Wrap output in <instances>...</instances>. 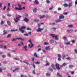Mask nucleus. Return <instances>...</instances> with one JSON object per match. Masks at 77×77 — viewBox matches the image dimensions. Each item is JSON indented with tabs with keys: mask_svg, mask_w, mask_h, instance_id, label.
Listing matches in <instances>:
<instances>
[{
	"mask_svg": "<svg viewBox=\"0 0 77 77\" xmlns=\"http://www.w3.org/2000/svg\"><path fill=\"white\" fill-rule=\"evenodd\" d=\"M49 35L52 37V38H55L56 40H58V38H57V36L55 35V34H51Z\"/></svg>",
	"mask_w": 77,
	"mask_h": 77,
	"instance_id": "3",
	"label": "nucleus"
},
{
	"mask_svg": "<svg viewBox=\"0 0 77 77\" xmlns=\"http://www.w3.org/2000/svg\"><path fill=\"white\" fill-rule=\"evenodd\" d=\"M7 24L8 26H11V22H9V21H7Z\"/></svg>",
	"mask_w": 77,
	"mask_h": 77,
	"instance_id": "11",
	"label": "nucleus"
},
{
	"mask_svg": "<svg viewBox=\"0 0 77 77\" xmlns=\"http://www.w3.org/2000/svg\"><path fill=\"white\" fill-rule=\"evenodd\" d=\"M54 40H51L50 41V43H51V44L54 43Z\"/></svg>",
	"mask_w": 77,
	"mask_h": 77,
	"instance_id": "10",
	"label": "nucleus"
},
{
	"mask_svg": "<svg viewBox=\"0 0 77 77\" xmlns=\"http://www.w3.org/2000/svg\"><path fill=\"white\" fill-rule=\"evenodd\" d=\"M20 69V68H16L15 69V70L16 71H18V70H19Z\"/></svg>",
	"mask_w": 77,
	"mask_h": 77,
	"instance_id": "42",
	"label": "nucleus"
},
{
	"mask_svg": "<svg viewBox=\"0 0 77 77\" xmlns=\"http://www.w3.org/2000/svg\"><path fill=\"white\" fill-rule=\"evenodd\" d=\"M16 20H18V21H19V20H20V19H19V18H18V17H16Z\"/></svg>",
	"mask_w": 77,
	"mask_h": 77,
	"instance_id": "63",
	"label": "nucleus"
},
{
	"mask_svg": "<svg viewBox=\"0 0 77 77\" xmlns=\"http://www.w3.org/2000/svg\"><path fill=\"white\" fill-rule=\"evenodd\" d=\"M38 26L39 28H38V29H36V31L37 32H41V31H42L43 30H44V29H41L39 27L41 26V25L39 23H38Z\"/></svg>",
	"mask_w": 77,
	"mask_h": 77,
	"instance_id": "2",
	"label": "nucleus"
},
{
	"mask_svg": "<svg viewBox=\"0 0 77 77\" xmlns=\"http://www.w3.org/2000/svg\"><path fill=\"white\" fill-rule=\"evenodd\" d=\"M16 39H20V40H21V38H16Z\"/></svg>",
	"mask_w": 77,
	"mask_h": 77,
	"instance_id": "50",
	"label": "nucleus"
},
{
	"mask_svg": "<svg viewBox=\"0 0 77 77\" xmlns=\"http://www.w3.org/2000/svg\"><path fill=\"white\" fill-rule=\"evenodd\" d=\"M65 18V17L63 15H60L59 17V19H63Z\"/></svg>",
	"mask_w": 77,
	"mask_h": 77,
	"instance_id": "6",
	"label": "nucleus"
},
{
	"mask_svg": "<svg viewBox=\"0 0 77 77\" xmlns=\"http://www.w3.org/2000/svg\"><path fill=\"white\" fill-rule=\"evenodd\" d=\"M34 3L36 5H38V4H39V2L37 0H35L34 2Z\"/></svg>",
	"mask_w": 77,
	"mask_h": 77,
	"instance_id": "9",
	"label": "nucleus"
},
{
	"mask_svg": "<svg viewBox=\"0 0 77 77\" xmlns=\"http://www.w3.org/2000/svg\"><path fill=\"white\" fill-rule=\"evenodd\" d=\"M19 30L20 31H21V33H24V31L23 30H21L20 28H19Z\"/></svg>",
	"mask_w": 77,
	"mask_h": 77,
	"instance_id": "15",
	"label": "nucleus"
},
{
	"mask_svg": "<svg viewBox=\"0 0 77 77\" xmlns=\"http://www.w3.org/2000/svg\"><path fill=\"white\" fill-rule=\"evenodd\" d=\"M34 21L35 22H37V23H38V22H39V20L38 19H34Z\"/></svg>",
	"mask_w": 77,
	"mask_h": 77,
	"instance_id": "17",
	"label": "nucleus"
},
{
	"mask_svg": "<svg viewBox=\"0 0 77 77\" xmlns=\"http://www.w3.org/2000/svg\"><path fill=\"white\" fill-rule=\"evenodd\" d=\"M14 20L15 23H17V22H18V21H17V20H16L15 19H14Z\"/></svg>",
	"mask_w": 77,
	"mask_h": 77,
	"instance_id": "54",
	"label": "nucleus"
},
{
	"mask_svg": "<svg viewBox=\"0 0 77 77\" xmlns=\"http://www.w3.org/2000/svg\"><path fill=\"white\" fill-rule=\"evenodd\" d=\"M27 30H31V29L30 28H28L26 29Z\"/></svg>",
	"mask_w": 77,
	"mask_h": 77,
	"instance_id": "38",
	"label": "nucleus"
},
{
	"mask_svg": "<svg viewBox=\"0 0 77 77\" xmlns=\"http://www.w3.org/2000/svg\"><path fill=\"white\" fill-rule=\"evenodd\" d=\"M45 15H44L43 16H41L40 17V19H41L42 18H44V17H45Z\"/></svg>",
	"mask_w": 77,
	"mask_h": 77,
	"instance_id": "16",
	"label": "nucleus"
},
{
	"mask_svg": "<svg viewBox=\"0 0 77 77\" xmlns=\"http://www.w3.org/2000/svg\"><path fill=\"white\" fill-rule=\"evenodd\" d=\"M33 44H32V45L30 47V48H32V47H33Z\"/></svg>",
	"mask_w": 77,
	"mask_h": 77,
	"instance_id": "61",
	"label": "nucleus"
},
{
	"mask_svg": "<svg viewBox=\"0 0 77 77\" xmlns=\"http://www.w3.org/2000/svg\"><path fill=\"white\" fill-rule=\"evenodd\" d=\"M54 65L53 64H52L51 65V67H52V68H53V67H54Z\"/></svg>",
	"mask_w": 77,
	"mask_h": 77,
	"instance_id": "44",
	"label": "nucleus"
},
{
	"mask_svg": "<svg viewBox=\"0 0 77 77\" xmlns=\"http://www.w3.org/2000/svg\"><path fill=\"white\" fill-rule=\"evenodd\" d=\"M66 59H67V60H69V59H70L71 58L69 57H68L66 58Z\"/></svg>",
	"mask_w": 77,
	"mask_h": 77,
	"instance_id": "52",
	"label": "nucleus"
},
{
	"mask_svg": "<svg viewBox=\"0 0 77 77\" xmlns=\"http://www.w3.org/2000/svg\"><path fill=\"white\" fill-rule=\"evenodd\" d=\"M12 36V34H8L7 35V38H11V36Z\"/></svg>",
	"mask_w": 77,
	"mask_h": 77,
	"instance_id": "7",
	"label": "nucleus"
},
{
	"mask_svg": "<svg viewBox=\"0 0 77 77\" xmlns=\"http://www.w3.org/2000/svg\"><path fill=\"white\" fill-rule=\"evenodd\" d=\"M77 0H76L75 1V5H77Z\"/></svg>",
	"mask_w": 77,
	"mask_h": 77,
	"instance_id": "47",
	"label": "nucleus"
},
{
	"mask_svg": "<svg viewBox=\"0 0 77 77\" xmlns=\"http://www.w3.org/2000/svg\"><path fill=\"white\" fill-rule=\"evenodd\" d=\"M72 43H75V41H74V40H72Z\"/></svg>",
	"mask_w": 77,
	"mask_h": 77,
	"instance_id": "60",
	"label": "nucleus"
},
{
	"mask_svg": "<svg viewBox=\"0 0 77 77\" xmlns=\"http://www.w3.org/2000/svg\"><path fill=\"white\" fill-rule=\"evenodd\" d=\"M44 45H48V43H47L46 42H45L44 43Z\"/></svg>",
	"mask_w": 77,
	"mask_h": 77,
	"instance_id": "30",
	"label": "nucleus"
},
{
	"mask_svg": "<svg viewBox=\"0 0 77 77\" xmlns=\"http://www.w3.org/2000/svg\"><path fill=\"white\" fill-rule=\"evenodd\" d=\"M14 20L15 23H17V22H18V21H17V20H16L15 19H14Z\"/></svg>",
	"mask_w": 77,
	"mask_h": 77,
	"instance_id": "53",
	"label": "nucleus"
},
{
	"mask_svg": "<svg viewBox=\"0 0 77 77\" xmlns=\"http://www.w3.org/2000/svg\"><path fill=\"white\" fill-rule=\"evenodd\" d=\"M66 45H69L70 44V43L69 42H66L65 43Z\"/></svg>",
	"mask_w": 77,
	"mask_h": 77,
	"instance_id": "31",
	"label": "nucleus"
},
{
	"mask_svg": "<svg viewBox=\"0 0 77 77\" xmlns=\"http://www.w3.org/2000/svg\"><path fill=\"white\" fill-rule=\"evenodd\" d=\"M62 21V20H56L55 22L56 23H60V22H61Z\"/></svg>",
	"mask_w": 77,
	"mask_h": 77,
	"instance_id": "8",
	"label": "nucleus"
},
{
	"mask_svg": "<svg viewBox=\"0 0 77 77\" xmlns=\"http://www.w3.org/2000/svg\"><path fill=\"white\" fill-rule=\"evenodd\" d=\"M63 39L64 41H67V38L65 37H64Z\"/></svg>",
	"mask_w": 77,
	"mask_h": 77,
	"instance_id": "22",
	"label": "nucleus"
},
{
	"mask_svg": "<svg viewBox=\"0 0 77 77\" xmlns=\"http://www.w3.org/2000/svg\"><path fill=\"white\" fill-rule=\"evenodd\" d=\"M63 6H64V7H68V4H64Z\"/></svg>",
	"mask_w": 77,
	"mask_h": 77,
	"instance_id": "23",
	"label": "nucleus"
},
{
	"mask_svg": "<svg viewBox=\"0 0 77 77\" xmlns=\"http://www.w3.org/2000/svg\"><path fill=\"white\" fill-rule=\"evenodd\" d=\"M72 6V3H69L68 6L69 7H70V6Z\"/></svg>",
	"mask_w": 77,
	"mask_h": 77,
	"instance_id": "20",
	"label": "nucleus"
},
{
	"mask_svg": "<svg viewBox=\"0 0 77 77\" xmlns=\"http://www.w3.org/2000/svg\"><path fill=\"white\" fill-rule=\"evenodd\" d=\"M53 7H52L49 8V10H52V9H53Z\"/></svg>",
	"mask_w": 77,
	"mask_h": 77,
	"instance_id": "49",
	"label": "nucleus"
},
{
	"mask_svg": "<svg viewBox=\"0 0 77 77\" xmlns=\"http://www.w3.org/2000/svg\"><path fill=\"white\" fill-rule=\"evenodd\" d=\"M56 68L57 69H58V70L60 69V68L59 67V64H57V63H56Z\"/></svg>",
	"mask_w": 77,
	"mask_h": 77,
	"instance_id": "5",
	"label": "nucleus"
},
{
	"mask_svg": "<svg viewBox=\"0 0 77 77\" xmlns=\"http://www.w3.org/2000/svg\"><path fill=\"white\" fill-rule=\"evenodd\" d=\"M2 57L3 58H5V57H6V55H2Z\"/></svg>",
	"mask_w": 77,
	"mask_h": 77,
	"instance_id": "41",
	"label": "nucleus"
},
{
	"mask_svg": "<svg viewBox=\"0 0 77 77\" xmlns=\"http://www.w3.org/2000/svg\"><path fill=\"white\" fill-rule=\"evenodd\" d=\"M10 10V8H9V7H8L7 10V11H8Z\"/></svg>",
	"mask_w": 77,
	"mask_h": 77,
	"instance_id": "57",
	"label": "nucleus"
},
{
	"mask_svg": "<svg viewBox=\"0 0 77 77\" xmlns=\"http://www.w3.org/2000/svg\"><path fill=\"white\" fill-rule=\"evenodd\" d=\"M58 11H60L62 10V8H58Z\"/></svg>",
	"mask_w": 77,
	"mask_h": 77,
	"instance_id": "39",
	"label": "nucleus"
},
{
	"mask_svg": "<svg viewBox=\"0 0 77 77\" xmlns=\"http://www.w3.org/2000/svg\"><path fill=\"white\" fill-rule=\"evenodd\" d=\"M57 75L58 77H62V75L60 74V73L57 72Z\"/></svg>",
	"mask_w": 77,
	"mask_h": 77,
	"instance_id": "12",
	"label": "nucleus"
},
{
	"mask_svg": "<svg viewBox=\"0 0 77 77\" xmlns=\"http://www.w3.org/2000/svg\"><path fill=\"white\" fill-rule=\"evenodd\" d=\"M33 12H34V13H36V12H37V9L36 8H34L33 10Z\"/></svg>",
	"mask_w": 77,
	"mask_h": 77,
	"instance_id": "14",
	"label": "nucleus"
},
{
	"mask_svg": "<svg viewBox=\"0 0 77 77\" xmlns=\"http://www.w3.org/2000/svg\"><path fill=\"white\" fill-rule=\"evenodd\" d=\"M66 63H63L62 65L60 66V67H62V66H66Z\"/></svg>",
	"mask_w": 77,
	"mask_h": 77,
	"instance_id": "19",
	"label": "nucleus"
},
{
	"mask_svg": "<svg viewBox=\"0 0 77 77\" xmlns=\"http://www.w3.org/2000/svg\"><path fill=\"white\" fill-rule=\"evenodd\" d=\"M45 49L46 50V51H47V50H48V47H46L45 48Z\"/></svg>",
	"mask_w": 77,
	"mask_h": 77,
	"instance_id": "35",
	"label": "nucleus"
},
{
	"mask_svg": "<svg viewBox=\"0 0 77 77\" xmlns=\"http://www.w3.org/2000/svg\"><path fill=\"white\" fill-rule=\"evenodd\" d=\"M23 35L24 36H29V34H23Z\"/></svg>",
	"mask_w": 77,
	"mask_h": 77,
	"instance_id": "34",
	"label": "nucleus"
},
{
	"mask_svg": "<svg viewBox=\"0 0 77 77\" xmlns=\"http://www.w3.org/2000/svg\"><path fill=\"white\" fill-rule=\"evenodd\" d=\"M74 51H75V53H76V54H77V50L75 49Z\"/></svg>",
	"mask_w": 77,
	"mask_h": 77,
	"instance_id": "40",
	"label": "nucleus"
},
{
	"mask_svg": "<svg viewBox=\"0 0 77 77\" xmlns=\"http://www.w3.org/2000/svg\"><path fill=\"white\" fill-rule=\"evenodd\" d=\"M6 6H4V7L3 10L4 11H5V10L6 9Z\"/></svg>",
	"mask_w": 77,
	"mask_h": 77,
	"instance_id": "51",
	"label": "nucleus"
},
{
	"mask_svg": "<svg viewBox=\"0 0 77 77\" xmlns=\"http://www.w3.org/2000/svg\"><path fill=\"white\" fill-rule=\"evenodd\" d=\"M27 46H25L23 47V48H25V51H27Z\"/></svg>",
	"mask_w": 77,
	"mask_h": 77,
	"instance_id": "13",
	"label": "nucleus"
},
{
	"mask_svg": "<svg viewBox=\"0 0 77 77\" xmlns=\"http://www.w3.org/2000/svg\"><path fill=\"white\" fill-rule=\"evenodd\" d=\"M8 76H9V77H11V74H10V73H8Z\"/></svg>",
	"mask_w": 77,
	"mask_h": 77,
	"instance_id": "45",
	"label": "nucleus"
},
{
	"mask_svg": "<svg viewBox=\"0 0 77 77\" xmlns=\"http://www.w3.org/2000/svg\"><path fill=\"white\" fill-rule=\"evenodd\" d=\"M23 21L25 22H26V23H27V22H29V20L27 18L25 17L24 19H23Z\"/></svg>",
	"mask_w": 77,
	"mask_h": 77,
	"instance_id": "4",
	"label": "nucleus"
},
{
	"mask_svg": "<svg viewBox=\"0 0 77 77\" xmlns=\"http://www.w3.org/2000/svg\"><path fill=\"white\" fill-rule=\"evenodd\" d=\"M70 31H71V29H69V30H67V32H70Z\"/></svg>",
	"mask_w": 77,
	"mask_h": 77,
	"instance_id": "58",
	"label": "nucleus"
},
{
	"mask_svg": "<svg viewBox=\"0 0 77 77\" xmlns=\"http://www.w3.org/2000/svg\"><path fill=\"white\" fill-rule=\"evenodd\" d=\"M0 47L1 48H3V45H0Z\"/></svg>",
	"mask_w": 77,
	"mask_h": 77,
	"instance_id": "46",
	"label": "nucleus"
},
{
	"mask_svg": "<svg viewBox=\"0 0 77 77\" xmlns=\"http://www.w3.org/2000/svg\"><path fill=\"white\" fill-rule=\"evenodd\" d=\"M17 5L20 8H18L17 7H15V10H17L18 11H21V10H23V8H21L22 6L21 4H18Z\"/></svg>",
	"mask_w": 77,
	"mask_h": 77,
	"instance_id": "1",
	"label": "nucleus"
},
{
	"mask_svg": "<svg viewBox=\"0 0 77 77\" xmlns=\"http://www.w3.org/2000/svg\"><path fill=\"white\" fill-rule=\"evenodd\" d=\"M7 15L8 17H11V15L9 14H8Z\"/></svg>",
	"mask_w": 77,
	"mask_h": 77,
	"instance_id": "43",
	"label": "nucleus"
},
{
	"mask_svg": "<svg viewBox=\"0 0 77 77\" xmlns=\"http://www.w3.org/2000/svg\"><path fill=\"white\" fill-rule=\"evenodd\" d=\"M2 18H3V19H5V17L4 15H2Z\"/></svg>",
	"mask_w": 77,
	"mask_h": 77,
	"instance_id": "56",
	"label": "nucleus"
},
{
	"mask_svg": "<svg viewBox=\"0 0 77 77\" xmlns=\"http://www.w3.org/2000/svg\"><path fill=\"white\" fill-rule=\"evenodd\" d=\"M32 73H33L34 74H35V70H33L32 72Z\"/></svg>",
	"mask_w": 77,
	"mask_h": 77,
	"instance_id": "55",
	"label": "nucleus"
},
{
	"mask_svg": "<svg viewBox=\"0 0 77 77\" xmlns=\"http://www.w3.org/2000/svg\"><path fill=\"white\" fill-rule=\"evenodd\" d=\"M40 63V62H35V64H39Z\"/></svg>",
	"mask_w": 77,
	"mask_h": 77,
	"instance_id": "37",
	"label": "nucleus"
},
{
	"mask_svg": "<svg viewBox=\"0 0 77 77\" xmlns=\"http://www.w3.org/2000/svg\"><path fill=\"white\" fill-rule=\"evenodd\" d=\"M34 56H35L36 57H38V55H37V54H36V53H35L34 54Z\"/></svg>",
	"mask_w": 77,
	"mask_h": 77,
	"instance_id": "27",
	"label": "nucleus"
},
{
	"mask_svg": "<svg viewBox=\"0 0 77 77\" xmlns=\"http://www.w3.org/2000/svg\"><path fill=\"white\" fill-rule=\"evenodd\" d=\"M3 47L5 49H6V48L7 47L5 45V46H3Z\"/></svg>",
	"mask_w": 77,
	"mask_h": 77,
	"instance_id": "62",
	"label": "nucleus"
},
{
	"mask_svg": "<svg viewBox=\"0 0 77 77\" xmlns=\"http://www.w3.org/2000/svg\"><path fill=\"white\" fill-rule=\"evenodd\" d=\"M6 34H7V32H6L5 30H3V35H6Z\"/></svg>",
	"mask_w": 77,
	"mask_h": 77,
	"instance_id": "18",
	"label": "nucleus"
},
{
	"mask_svg": "<svg viewBox=\"0 0 77 77\" xmlns=\"http://www.w3.org/2000/svg\"><path fill=\"white\" fill-rule=\"evenodd\" d=\"M58 60H61V58H58Z\"/></svg>",
	"mask_w": 77,
	"mask_h": 77,
	"instance_id": "64",
	"label": "nucleus"
},
{
	"mask_svg": "<svg viewBox=\"0 0 77 77\" xmlns=\"http://www.w3.org/2000/svg\"><path fill=\"white\" fill-rule=\"evenodd\" d=\"M4 23V22H3V21H2L1 22V25H3V24Z\"/></svg>",
	"mask_w": 77,
	"mask_h": 77,
	"instance_id": "36",
	"label": "nucleus"
},
{
	"mask_svg": "<svg viewBox=\"0 0 77 77\" xmlns=\"http://www.w3.org/2000/svg\"><path fill=\"white\" fill-rule=\"evenodd\" d=\"M57 56H58V57L59 58H60V57H61V55H60L59 54H58Z\"/></svg>",
	"mask_w": 77,
	"mask_h": 77,
	"instance_id": "33",
	"label": "nucleus"
},
{
	"mask_svg": "<svg viewBox=\"0 0 77 77\" xmlns=\"http://www.w3.org/2000/svg\"><path fill=\"white\" fill-rule=\"evenodd\" d=\"M69 68H72L73 67V66L72 65H70L69 66Z\"/></svg>",
	"mask_w": 77,
	"mask_h": 77,
	"instance_id": "26",
	"label": "nucleus"
},
{
	"mask_svg": "<svg viewBox=\"0 0 77 77\" xmlns=\"http://www.w3.org/2000/svg\"><path fill=\"white\" fill-rule=\"evenodd\" d=\"M14 60H20V58H14Z\"/></svg>",
	"mask_w": 77,
	"mask_h": 77,
	"instance_id": "25",
	"label": "nucleus"
},
{
	"mask_svg": "<svg viewBox=\"0 0 77 77\" xmlns=\"http://www.w3.org/2000/svg\"><path fill=\"white\" fill-rule=\"evenodd\" d=\"M7 56L8 57H11V54H7Z\"/></svg>",
	"mask_w": 77,
	"mask_h": 77,
	"instance_id": "29",
	"label": "nucleus"
},
{
	"mask_svg": "<svg viewBox=\"0 0 77 77\" xmlns=\"http://www.w3.org/2000/svg\"><path fill=\"white\" fill-rule=\"evenodd\" d=\"M25 15L26 17H27L29 16V15L28 14H26Z\"/></svg>",
	"mask_w": 77,
	"mask_h": 77,
	"instance_id": "48",
	"label": "nucleus"
},
{
	"mask_svg": "<svg viewBox=\"0 0 77 77\" xmlns=\"http://www.w3.org/2000/svg\"><path fill=\"white\" fill-rule=\"evenodd\" d=\"M16 38V39L15 38H13V40H12V41L13 42L15 41H17V39L16 38Z\"/></svg>",
	"mask_w": 77,
	"mask_h": 77,
	"instance_id": "28",
	"label": "nucleus"
},
{
	"mask_svg": "<svg viewBox=\"0 0 77 77\" xmlns=\"http://www.w3.org/2000/svg\"><path fill=\"white\" fill-rule=\"evenodd\" d=\"M26 29V26H21V28H20V29Z\"/></svg>",
	"mask_w": 77,
	"mask_h": 77,
	"instance_id": "21",
	"label": "nucleus"
},
{
	"mask_svg": "<svg viewBox=\"0 0 77 77\" xmlns=\"http://www.w3.org/2000/svg\"><path fill=\"white\" fill-rule=\"evenodd\" d=\"M52 29H53L54 30H56V28H52Z\"/></svg>",
	"mask_w": 77,
	"mask_h": 77,
	"instance_id": "59",
	"label": "nucleus"
},
{
	"mask_svg": "<svg viewBox=\"0 0 77 77\" xmlns=\"http://www.w3.org/2000/svg\"><path fill=\"white\" fill-rule=\"evenodd\" d=\"M68 26L70 28H71V27H73V26L72 25H68Z\"/></svg>",
	"mask_w": 77,
	"mask_h": 77,
	"instance_id": "24",
	"label": "nucleus"
},
{
	"mask_svg": "<svg viewBox=\"0 0 77 77\" xmlns=\"http://www.w3.org/2000/svg\"><path fill=\"white\" fill-rule=\"evenodd\" d=\"M48 69L49 70V71H53V69L51 68H49Z\"/></svg>",
	"mask_w": 77,
	"mask_h": 77,
	"instance_id": "32",
	"label": "nucleus"
}]
</instances>
